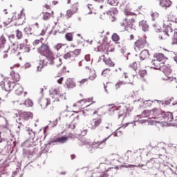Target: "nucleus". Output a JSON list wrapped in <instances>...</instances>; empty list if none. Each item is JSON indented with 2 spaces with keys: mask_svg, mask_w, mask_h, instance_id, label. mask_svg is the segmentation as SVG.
Returning a JSON list of instances; mask_svg holds the SVG:
<instances>
[{
  "mask_svg": "<svg viewBox=\"0 0 177 177\" xmlns=\"http://www.w3.org/2000/svg\"><path fill=\"white\" fill-rule=\"evenodd\" d=\"M91 102H93V97L81 100L76 104H73V107H77L79 110L85 109V107H86L85 110L82 111L84 115H89V114L91 113H93L94 115L97 114L100 109L98 108L97 105L90 104Z\"/></svg>",
  "mask_w": 177,
  "mask_h": 177,
  "instance_id": "nucleus-1",
  "label": "nucleus"
},
{
  "mask_svg": "<svg viewBox=\"0 0 177 177\" xmlns=\"http://www.w3.org/2000/svg\"><path fill=\"white\" fill-rule=\"evenodd\" d=\"M113 135L114 138L118 136L117 134H111L107 138H104L101 141L94 140L93 142H91L89 140H86V138L84 137L85 136L79 137V140L80 142H82V143H84V145H86V148L90 153H93V151H95V150L97 149H104V147H106V142H107L109 138L111 136H113Z\"/></svg>",
  "mask_w": 177,
  "mask_h": 177,
  "instance_id": "nucleus-2",
  "label": "nucleus"
},
{
  "mask_svg": "<svg viewBox=\"0 0 177 177\" xmlns=\"http://www.w3.org/2000/svg\"><path fill=\"white\" fill-rule=\"evenodd\" d=\"M38 52L41 56H45L50 64H55V62H60L57 54L53 53L48 44H42L38 48Z\"/></svg>",
  "mask_w": 177,
  "mask_h": 177,
  "instance_id": "nucleus-3",
  "label": "nucleus"
},
{
  "mask_svg": "<svg viewBox=\"0 0 177 177\" xmlns=\"http://www.w3.org/2000/svg\"><path fill=\"white\" fill-rule=\"evenodd\" d=\"M165 27L166 29L165 30H162L158 34V38L160 39L162 41H165V39H168L169 37L172 35V32L174 31V28H175V24L171 23V21H167V22L164 23Z\"/></svg>",
  "mask_w": 177,
  "mask_h": 177,
  "instance_id": "nucleus-4",
  "label": "nucleus"
},
{
  "mask_svg": "<svg viewBox=\"0 0 177 177\" xmlns=\"http://www.w3.org/2000/svg\"><path fill=\"white\" fill-rule=\"evenodd\" d=\"M61 118H65L66 121H68V120H73L71 124L68 126V128L66 129L67 132H70V131L75 129V126L80 124V119L78 118V117L74 118V116H71L68 114V112H63L61 114Z\"/></svg>",
  "mask_w": 177,
  "mask_h": 177,
  "instance_id": "nucleus-5",
  "label": "nucleus"
},
{
  "mask_svg": "<svg viewBox=\"0 0 177 177\" xmlns=\"http://www.w3.org/2000/svg\"><path fill=\"white\" fill-rule=\"evenodd\" d=\"M24 8L20 12H16L12 14V19L15 22V26H22L24 23V17H26V12Z\"/></svg>",
  "mask_w": 177,
  "mask_h": 177,
  "instance_id": "nucleus-6",
  "label": "nucleus"
},
{
  "mask_svg": "<svg viewBox=\"0 0 177 177\" xmlns=\"http://www.w3.org/2000/svg\"><path fill=\"white\" fill-rule=\"evenodd\" d=\"M135 19L133 18L131 19H125L122 22H120V27L123 28L125 31H129V30H132L133 27H135Z\"/></svg>",
  "mask_w": 177,
  "mask_h": 177,
  "instance_id": "nucleus-7",
  "label": "nucleus"
},
{
  "mask_svg": "<svg viewBox=\"0 0 177 177\" xmlns=\"http://www.w3.org/2000/svg\"><path fill=\"white\" fill-rule=\"evenodd\" d=\"M15 84V82L10 81V77H6L3 82H0V86H3L4 91L6 92H10V91H12Z\"/></svg>",
  "mask_w": 177,
  "mask_h": 177,
  "instance_id": "nucleus-8",
  "label": "nucleus"
},
{
  "mask_svg": "<svg viewBox=\"0 0 177 177\" xmlns=\"http://www.w3.org/2000/svg\"><path fill=\"white\" fill-rule=\"evenodd\" d=\"M124 77L125 78V81H119L115 85L116 88H120V85H125L126 84H133V78H135V75L125 73H124Z\"/></svg>",
  "mask_w": 177,
  "mask_h": 177,
  "instance_id": "nucleus-9",
  "label": "nucleus"
},
{
  "mask_svg": "<svg viewBox=\"0 0 177 177\" xmlns=\"http://www.w3.org/2000/svg\"><path fill=\"white\" fill-rule=\"evenodd\" d=\"M67 140H68V137L67 136H62L61 137H57L55 138L51 139L49 142L48 145H56V143H59V145H64V143H67Z\"/></svg>",
  "mask_w": 177,
  "mask_h": 177,
  "instance_id": "nucleus-10",
  "label": "nucleus"
},
{
  "mask_svg": "<svg viewBox=\"0 0 177 177\" xmlns=\"http://www.w3.org/2000/svg\"><path fill=\"white\" fill-rule=\"evenodd\" d=\"M147 44V41L145 39H138L134 43V50L136 52H140L141 49H143Z\"/></svg>",
  "mask_w": 177,
  "mask_h": 177,
  "instance_id": "nucleus-11",
  "label": "nucleus"
},
{
  "mask_svg": "<svg viewBox=\"0 0 177 177\" xmlns=\"http://www.w3.org/2000/svg\"><path fill=\"white\" fill-rule=\"evenodd\" d=\"M128 110H129L128 106L126 104H122V105L119 106L115 110V111H116V113H118V118H120V117L127 115V114L128 113Z\"/></svg>",
  "mask_w": 177,
  "mask_h": 177,
  "instance_id": "nucleus-12",
  "label": "nucleus"
},
{
  "mask_svg": "<svg viewBox=\"0 0 177 177\" xmlns=\"http://www.w3.org/2000/svg\"><path fill=\"white\" fill-rule=\"evenodd\" d=\"M100 124H102V117L98 116L91 121L88 128H91V129H96L97 127H99Z\"/></svg>",
  "mask_w": 177,
  "mask_h": 177,
  "instance_id": "nucleus-13",
  "label": "nucleus"
},
{
  "mask_svg": "<svg viewBox=\"0 0 177 177\" xmlns=\"http://www.w3.org/2000/svg\"><path fill=\"white\" fill-rule=\"evenodd\" d=\"M46 146H48V145L45 144L44 147H41V149L35 148L32 151L30 150V156H35L36 157H38V156H41V154H42L41 151H46L45 150V149H46Z\"/></svg>",
  "mask_w": 177,
  "mask_h": 177,
  "instance_id": "nucleus-14",
  "label": "nucleus"
},
{
  "mask_svg": "<svg viewBox=\"0 0 177 177\" xmlns=\"http://www.w3.org/2000/svg\"><path fill=\"white\" fill-rule=\"evenodd\" d=\"M162 73L166 75H171L172 74V66L171 64H167L163 65L161 68Z\"/></svg>",
  "mask_w": 177,
  "mask_h": 177,
  "instance_id": "nucleus-15",
  "label": "nucleus"
},
{
  "mask_svg": "<svg viewBox=\"0 0 177 177\" xmlns=\"http://www.w3.org/2000/svg\"><path fill=\"white\" fill-rule=\"evenodd\" d=\"M28 136H30V138H29L28 140V142H30V143H34L35 145H37V143L39 142V138L38 137V134L29 133Z\"/></svg>",
  "mask_w": 177,
  "mask_h": 177,
  "instance_id": "nucleus-16",
  "label": "nucleus"
},
{
  "mask_svg": "<svg viewBox=\"0 0 177 177\" xmlns=\"http://www.w3.org/2000/svg\"><path fill=\"white\" fill-rule=\"evenodd\" d=\"M6 39L5 37L0 38V52L1 53H8V48H6Z\"/></svg>",
  "mask_w": 177,
  "mask_h": 177,
  "instance_id": "nucleus-17",
  "label": "nucleus"
},
{
  "mask_svg": "<svg viewBox=\"0 0 177 177\" xmlns=\"http://www.w3.org/2000/svg\"><path fill=\"white\" fill-rule=\"evenodd\" d=\"M55 15V12L53 10L49 11H44L42 12V17L43 20H49V19H52L53 17V15Z\"/></svg>",
  "mask_w": 177,
  "mask_h": 177,
  "instance_id": "nucleus-18",
  "label": "nucleus"
},
{
  "mask_svg": "<svg viewBox=\"0 0 177 177\" xmlns=\"http://www.w3.org/2000/svg\"><path fill=\"white\" fill-rule=\"evenodd\" d=\"M34 117V114L31 112H24L21 113V118L24 120V121H28V120H32Z\"/></svg>",
  "mask_w": 177,
  "mask_h": 177,
  "instance_id": "nucleus-19",
  "label": "nucleus"
},
{
  "mask_svg": "<svg viewBox=\"0 0 177 177\" xmlns=\"http://www.w3.org/2000/svg\"><path fill=\"white\" fill-rule=\"evenodd\" d=\"M150 57V52L149 50H142L140 54V60H147Z\"/></svg>",
  "mask_w": 177,
  "mask_h": 177,
  "instance_id": "nucleus-20",
  "label": "nucleus"
},
{
  "mask_svg": "<svg viewBox=\"0 0 177 177\" xmlns=\"http://www.w3.org/2000/svg\"><path fill=\"white\" fill-rule=\"evenodd\" d=\"M19 46L16 44H12L11 46H10L9 48H8V51L9 50L11 53V55H20V52H18Z\"/></svg>",
  "mask_w": 177,
  "mask_h": 177,
  "instance_id": "nucleus-21",
  "label": "nucleus"
},
{
  "mask_svg": "<svg viewBox=\"0 0 177 177\" xmlns=\"http://www.w3.org/2000/svg\"><path fill=\"white\" fill-rule=\"evenodd\" d=\"M39 104L41 109H46L50 104V100L47 98H41L39 100Z\"/></svg>",
  "mask_w": 177,
  "mask_h": 177,
  "instance_id": "nucleus-22",
  "label": "nucleus"
},
{
  "mask_svg": "<svg viewBox=\"0 0 177 177\" xmlns=\"http://www.w3.org/2000/svg\"><path fill=\"white\" fill-rule=\"evenodd\" d=\"M13 89L16 95H20L23 93V87H21V85H20L19 83H15V84H14Z\"/></svg>",
  "mask_w": 177,
  "mask_h": 177,
  "instance_id": "nucleus-23",
  "label": "nucleus"
},
{
  "mask_svg": "<svg viewBox=\"0 0 177 177\" xmlns=\"http://www.w3.org/2000/svg\"><path fill=\"white\" fill-rule=\"evenodd\" d=\"M10 77L14 82H19L20 81V74L16 71H12L10 72Z\"/></svg>",
  "mask_w": 177,
  "mask_h": 177,
  "instance_id": "nucleus-24",
  "label": "nucleus"
},
{
  "mask_svg": "<svg viewBox=\"0 0 177 177\" xmlns=\"http://www.w3.org/2000/svg\"><path fill=\"white\" fill-rule=\"evenodd\" d=\"M160 5L162 8L167 9V8H171L172 6V1L171 0H160Z\"/></svg>",
  "mask_w": 177,
  "mask_h": 177,
  "instance_id": "nucleus-25",
  "label": "nucleus"
},
{
  "mask_svg": "<svg viewBox=\"0 0 177 177\" xmlns=\"http://www.w3.org/2000/svg\"><path fill=\"white\" fill-rule=\"evenodd\" d=\"M152 68H154L155 70H159V68H161V63L157 60L156 58L154 57V59L151 62Z\"/></svg>",
  "mask_w": 177,
  "mask_h": 177,
  "instance_id": "nucleus-26",
  "label": "nucleus"
},
{
  "mask_svg": "<svg viewBox=\"0 0 177 177\" xmlns=\"http://www.w3.org/2000/svg\"><path fill=\"white\" fill-rule=\"evenodd\" d=\"M108 46V49L106 53H104L102 55V60H106L107 59H110V56L109 55V52H114V48H111V46L106 45Z\"/></svg>",
  "mask_w": 177,
  "mask_h": 177,
  "instance_id": "nucleus-27",
  "label": "nucleus"
},
{
  "mask_svg": "<svg viewBox=\"0 0 177 177\" xmlns=\"http://www.w3.org/2000/svg\"><path fill=\"white\" fill-rule=\"evenodd\" d=\"M155 59H156L160 63L161 62H165V60H168V58L164 55L162 53H158L155 57Z\"/></svg>",
  "mask_w": 177,
  "mask_h": 177,
  "instance_id": "nucleus-28",
  "label": "nucleus"
},
{
  "mask_svg": "<svg viewBox=\"0 0 177 177\" xmlns=\"http://www.w3.org/2000/svg\"><path fill=\"white\" fill-rule=\"evenodd\" d=\"M66 84L67 88H75L76 86L75 82L73 79H68L66 80Z\"/></svg>",
  "mask_w": 177,
  "mask_h": 177,
  "instance_id": "nucleus-29",
  "label": "nucleus"
},
{
  "mask_svg": "<svg viewBox=\"0 0 177 177\" xmlns=\"http://www.w3.org/2000/svg\"><path fill=\"white\" fill-rule=\"evenodd\" d=\"M12 21H14L13 15H6L3 23L5 26H9Z\"/></svg>",
  "mask_w": 177,
  "mask_h": 177,
  "instance_id": "nucleus-30",
  "label": "nucleus"
},
{
  "mask_svg": "<svg viewBox=\"0 0 177 177\" xmlns=\"http://www.w3.org/2000/svg\"><path fill=\"white\" fill-rule=\"evenodd\" d=\"M60 100H66V93L61 91L54 102H60Z\"/></svg>",
  "mask_w": 177,
  "mask_h": 177,
  "instance_id": "nucleus-31",
  "label": "nucleus"
},
{
  "mask_svg": "<svg viewBox=\"0 0 177 177\" xmlns=\"http://www.w3.org/2000/svg\"><path fill=\"white\" fill-rule=\"evenodd\" d=\"M174 30V34L171 39V45H177V28L173 29Z\"/></svg>",
  "mask_w": 177,
  "mask_h": 177,
  "instance_id": "nucleus-32",
  "label": "nucleus"
},
{
  "mask_svg": "<svg viewBox=\"0 0 177 177\" xmlns=\"http://www.w3.org/2000/svg\"><path fill=\"white\" fill-rule=\"evenodd\" d=\"M103 62L106 66H108V67H114V66H115V64L111 60V58L104 59Z\"/></svg>",
  "mask_w": 177,
  "mask_h": 177,
  "instance_id": "nucleus-33",
  "label": "nucleus"
},
{
  "mask_svg": "<svg viewBox=\"0 0 177 177\" xmlns=\"http://www.w3.org/2000/svg\"><path fill=\"white\" fill-rule=\"evenodd\" d=\"M120 4V9L122 10H125L128 8V3L125 1V0H121L120 2H119Z\"/></svg>",
  "mask_w": 177,
  "mask_h": 177,
  "instance_id": "nucleus-34",
  "label": "nucleus"
},
{
  "mask_svg": "<svg viewBox=\"0 0 177 177\" xmlns=\"http://www.w3.org/2000/svg\"><path fill=\"white\" fill-rule=\"evenodd\" d=\"M129 67H131L132 69L134 70V71H136L139 67H140V62H134L131 64H130Z\"/></svg>",
  "mask_w": 177,
  "mask_h": 177,
  "instance_id": "nucleus-35",
  "label": "nucleus"
},
{
  "mask_svg": "<svg viewBox=\"0 0 177 177\" xmlns=\"http://www.w3.org/2000/svg\"><path fill=\"white\" fill-rule=\"evenodd\" d=\"M14 30H15L17 38H18V39H21V38H23V32H21V29L14 28Z\"/></svg>",
  "mask_w": 177,
  "mask_h": 177,
  "instance_id": "nucleus-36",
  "label": "nucleus"
},
{
  "mask_svg": "<svg viewBox=\"0 0 177 177\" xmlns=\"http://www.w3.org/2000/svg\"><path fill=\"white\" fill-rule=\"evenodd\" d=\"M65 38H66V41H68V42H71L74 39V35H73L72 32H67L65 35Z\"/></svg>",
  "mask_w": 177,
  "mask_h": 177,
  "instance_id": "nucleus-37",
  "label": "nucleus"
},
{
  "mask_svg": "<svg viewBox=\"0 0 177 177\" xmlns=\"http://www.w3.org/2000/svg\"><path fill=\"white\" fill-rule=\"evenodd\" d=\"M127 127H128V124L121 126L116 130V133H122V132H125V131H127Z\"/></svg>",
  "mask_w": 177,
  "mask_h": 177,
  "instance_id": "nucleus-38",
  "label": "nucleus"
},
{
  "mask_svg": "<svg viewBox=\"0 0 177 177\" xmlns=\"http://www.w3.org/2000/svg\"><path fill=\"white\" fill-rule=\"evenodd\" d=\"M78 8H80V4L78 3H74L71 7V10H73V12L77 13V12H78Z\"/></svg>",
  "mask_w": 177,
  "mask_h": 177,
  "instance_id": "nucleus-39",
  "label": "nucleus"
},
{
  "mask_svg": "<svg viewBox=\"0 0 177 177\" xmlns=\"http://www.w3.org/2000/svg\"><path fill=\"white\" fill-rule=\"evenodd\" d=\"M60 92H62V90H60V88H55L52 93L53 95V98H55L59 96V95H60Z\"/></svg>",
  "mask_w": 177,
  "mask_h": 177,
  "instance_id": "nucleus-40",
  "label": "nucleus"
},
{
  "mask_svg": "<svg viewBox=\"0 0 177 177\" xmlns=\"http://www.w3.org/2000/svg\"><path fill=\"white\" fill-rule=\"evenodd\" d=\"M23 154L25 157H27V158H30V157H31V150L28 149H24Z\"/></svg>",
  "mask_w": 177,
  "mask_h": 177,
  "instance_id": "nucleus-41",
  "label": "nucleus"
},
{
  "mask_svg": "<svg viewBox=\"0 0 177 177\" xmlns=\"http://www.w3.org/2000/svg\"><path fill=\"white\" fill-rule=\"evenodd\" d=\"M64 58H65L67 60L68 59H74L75 57H74V55L73 54V52L69 51L64 55Z\"/></svg>",
  "mask_w": 177,
  "mask_h": 177,
  "instance_id": "nucleus-42",
  "label": "nucleus"
},
{
  "mask_svg": "<svg viewBox=\"0 0 177 177\" xmlns=\"http://www.w3.org/2000/svg\"><path fill=\"white\" fill-rule=\"evenodd\" d=\"M145 165H143V164H142V165L139 164L138 165H124V168H135V167L140 168V167H145Z\"/></svg>",
  "mask_w": 177,
  "mask_h": 177,
  "instance_id": "nucleus-43",
  "label": "nucleus"
},
{
  "mask_svg": "<svg viewBox=\"0 0 177 177\" xmlns=\"http://www.w3.org/2000/svg\"><path fill=\"white\" fill-rule=\"evenodd\" d=\"M151 17H152V20L153 21H156V20H158L160 17V14H158V12H154L151 14Z\"/></svg>",
  "mask_w": 177,
  "mask_h": 177,
  "instance_id": "nucleus-44",
  "label": "nucleus"
},
{
  "mask_svg": "<svg viewBox=\"0 0 177 177\" xmlns=\"http://www.w3.org/2000/svg\"><path fill=\"white\" fill-rule=\"evenodd\" d=\"M89 81L88 78H84L82 79L80 81H78V84H80V86H82V85H85V84H88Z\"/></svg>",
  "mask_w": 177,
  "mask_h": 177,
  "instance_id": "nucleus-45",
  "label": "nucleus"
},
{
  "mask_svg": "<svg viewBox=\"0 0 177 177\" xmlns=\"http://www.w3.org/2000/svg\"><path fill=\"white\" fill-rule=\"evenodd\" d=\"M166 117V121L167 122H171L174 120V116H172V113H169L167 115H165Z\"/></svg>",
  "mask_w": 177,
  "mask_h": 177,
  "instance_id": "nucleus-46",
  "label": "nucleus"
},
{
  "mask_svg": "<svg viewBox=\"0 0 177 177\" xmlns=\"http://www.w3.org/2000/svg\"><path fill=\"white\" fill-rule=\"evenodd\" d=\"M72 53L73 55V57H77V56H79V55H81V49H75L73 51H72Z\"/></svg>",
  "mask_w": 177,
  "mask_h": 177,
  "instance_id": "nucleus-47",
  "label": "nucleus"
},
{
  "mask_svg": "<svg viewBox=\"0 0 177 177\" xmlns=\"http://www.w3.org/2000/svg\"><path fill=\"white\" fill-rule=\"evenodd\" d=\"M138 74L142 78H143L144 77H146V75H147V71L140 70Z\"/></svg>",
  "mask_w": 177,
  "mask_h": 177,
  "instance_id": "nucleus-48",
  "label": "nucleus"
},
{
  "mask_svg": "<svg viewBox=\"0 0 177 177\" xmlns=\"http://www.w3.org/2000/svg\"><path fill=\"white\" fill-rule=\"evenodd\" d=\"M108 3H109V5H112L113 6H117V5L119 3V1L118 0H108Z\"/></svg>",
  "mask_w": 177,
  "mask_h": 177,
  "instance_id": "nucleus-49",
  "label": "nucleus"
},
{
  "mask_svg": "<svg viewBox=\"0 0 177 177\" xmlns=\"http://www.w3.org/2000/svg\"><path fill=\"white\" fill-rule=\"evenodd\" d=\"M140 26L143 31H147L149 30V25L146 24L145 22H141Z\"/></svg>",
  "mask_w": 177,
  "mask_h": 177,
  "instance_id": "nucleus-50",
  "label": "nucleus"
},
{
  "mask_svg": "<svg viewBox=\"0 0 177 177\" xmlns=\"http://www.w3.org/2000/svg\"><path fill=\"white\" fill-rule=\"evenodd\" d=\"M63 46H64V44L62 43H58L54 46V48L55 49H56V50H57V52H59V50H60V49H62Z\"/></svg>",
  "mask_w": 177,
  "mask_h": 177,
  "instance_id": "nucleus-51",
  "label": "nucleus"
},
{
  "mask_svg": "<svg viewBox=\"0 0 177 177\" xmlns=\"http://www.w3.org/2000/svg\"><path fill=\"white\" fill-rule=\"evenodd\" d=\"M112 39L114 42H118L120 41V36L117 33H114L112 35Z\"/></svg>",
  "mask_w": 177,
  "mask_h": 177,
  "instance_id": "nucleus-52",
  "label": "nucleus"
},
{
  "mask_svg": "<svg viewBox=\"0 0 177 177\" xmlns=\"http://www.w3.org/2000/svg\"><path fill=\"white\" fill-rule=\"evenodd\" d=\"M124 15L125 16H135V13L131 12L128 8L124 10Z\"/></svg>",
  "mask_w": 177,
  "mask_h": 177,
  "instance_id": "nucleus-53",
  "label": "nucleus"
},
{
  "mask_svg": "<svg viewBox=\"0 0 177 177\" xmlns=\"http://www.w3.org/2000/svg\"><path fill=\"white\" fill-rule=\"evenodd\" d=\"M25 104L28 107H32V106L34 105V102H32L31 100H26Z\"/></svg>",
  "mask_w": 177,
  "mask_h": 177,
  "instance_id": "nucleus-54",
  "label": "nucleus"
},
{
  "mask_svg": "<svg viewBox=\"0 0 177 177\" xmlns=\"http://www.w3.org/2000/svg\"><path fill=\"white\" fill-rule=\"evenodd\" d=\"M74 14H75V12H74V11L72 10L71 9H69L66 11V16L68 18L71 17Z\"/></svg>",
  "mask_w": 177,
  "mask_h": 177,
  "instance_id": "nucleus-55",
  "label": "nucleus"
},
{
  "mask_svg": "<svg viewBox=\"0 0 177 177\" xmlns=\"http://www.w3.org/2000/svg\"><path fill=\"white\" fill-rule=\"evenodd\" d=\"M110 71H111L110 68H106L102 71V75H104V77H106L108 74H110Z\"/></svg>",
  "mask_w": 177,
  "mask_h": 177,
  "instance_id": "nucleus-56",
  "label": "nucleus"
},
{
  "mask_svg": "<svg viewBox=\"0 0 177 177\" xmlns=\"http://www.w3.org/2000/svg\"><path fill=\"white\" fill-rule=\"evenodd\" d=\"M158 147H159L160 149H162V150H164L165 151H166L165 142H159L158 144Z\"/></svg>",
  "mask_w": 177,
  "mask_h": 177,
  "instance_id": "nucleus-57",
  "label": "nucleus"
},
{
  "mask_svg": "<svg viewBox=\"0 0 177 177\" xmlns=\"http://www.w3.org/2000/svg\"><path fill=\"white\" fill-rule=\"evenodd\" d=\"M153 27L156 32H158V34H160L161 31H162L161 30V28L160 26H158L157 24H153Z\"/></svg>",
  "mask_w": 177,
  "mask_h": 177,
  "instance_id": "nucleus-58",
  "label": "nucleus"
},
{
  "mask_svg": "<svg viewBox=\"0 0 177 177\" xmlns=\"http://www.w3.org/2000/svg\"><path fill=\"white\" fill-rule=\"evenodd\" d=\"M95 78H96V73H95V72H91L88 79L91 80V81H93Z\"/></svg>",
  "mask_w": 177,
  "mask_h": 177,
  "instance_id": "nucleus-59",
  "label": "nucleus"
},
{
  "mask_svg": "<svg viewBox=\"0 0 177 177\" xmlns=\"http://www.w3.org/2000/svg\"><path fill=\"white\" fill-rule=\"evenodd\" d=\"M131 154H132V151L128 150V151L126 152L125 156H124L125 159H126V160H129V156H131Z\"/></svg>",
  "mask_w": 177,
  "mask_h": 177,
  "instance_id": "nucleus-60",
  "label": "nucleus"
},
{
  "mask_svg": "<svg viewBox=\"0 0 177 177\" xmlns=\"http://www.w3.org/2000/svg\"><path fill=\"white\" fill-rule=\"evenodd\" d=\"M39 44H41L42 45V41L39 40V39H37L33 42V45L34 46H38V45H39Z\"/></svg>",
  "mask_w": 177,
  "mask_h": 177,
  "instance_id": "nucleus-61",
  "label": "nucleus"
},
{
  "mask_svg": "<svg viewBox=\"0 0 177 177\" xmlns=\"http://www.w3.org/2000/svg\"><path fill=\"white\" fill-rule=\"evenodd\" d=\"M45 138H46V134H44V136H40L39 137V142L41 143L42 142V140H45Z\"/></svg>",
  "mask_w": 177,
  "mask_h": 177,
  "instance_id": "nucleus-62",
  "label": "nucleus"
},
{
  "mask_svg": "<svg viewBox=\"0 0 177 177\" xmlns=\"http://www.w3.org/2000/svg\"><path fill=\"white\" fill-rule=\"evenodd\" d=\"M47 128H48V127L41 128L40 129V132H43V133H46Z\"/></svg>",
  "mask_w": 177,
  "mask_h": 177,
  "instance_id": "nucleus-63",
  "label": "nucleus"
},
{
  "mask_svg": "<svg viewBox=\"0 0 177 177\" xmlns=\"http://www.w3.org/2000/svg\"><path fill=\"white\" fill-rule=\"evenodd\" d=\"M63 80H64L63 77H60L59 79L57 80V82L59 84H62L63 83Z\"/></svg>",
  "mask_w": 177,
  "mask_h": 177,
  "instance_id": "nucleus-64",
  "label": "nucleus"
}]
</instances>
